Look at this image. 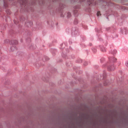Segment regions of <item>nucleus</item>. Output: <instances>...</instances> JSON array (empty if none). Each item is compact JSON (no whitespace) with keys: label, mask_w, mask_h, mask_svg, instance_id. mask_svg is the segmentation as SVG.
<instances>
[{"label":"nucleus","mask_w":128,"mask_h":128,"mask_svg":"<svg viewBox=\"0 0 128 128\" xmlns=\"http://www.w3.org/2000/svg\"><path fill=\"white\" fill-rule=\"evenodd\" d=\"M114 68L113 66H110L108 68V69L109 70H114Z\"/></svg>","instance_id":"1"},{"label":"nucleus","mask_w":128,"mask_h":128,"mask_svg":"<svg viewBox=\"0 0 128 128\" xmlns=\"http://www.w3.org/2000/svg\"><path fill=\"white\" fill-rule=\"evenodd\" d=\"M16 48L15 47V46H12L10 48L11 50L12 51H14L16 50Z\"/></svg>","instance_id":"2"},{"label":"nucleus","mask_w":128,"mask_h":128,"mask_svg":"<svg viewBox=\"0 0 128 128\" xmlns=\"http://www.w3.org/2000/svg\"><path fill=\"white\" fill-rule=\"evenodd\" d=\"M117 53V51L116 50H114L112 51V54H113L114 55Z\"/></svg>","instance_id":"3"},{"label":"nucleus","mask_w":128,"mask_h":128,"mask_svg":"<svg viewBox=\"0 0 128 128\" xmlns=\"http://www.w3.org/2000/svg\"><path fill=\"white\" fill-rule=\"evenodd\" d=\"M112 60L114 62H115L116 60V59L114 58H112Z\"/></svg>","instance_id":"4"},{"label":"nucleus","mask_w":128,"mask_h":128,"mask_svg":"<svg viewBox=\"0 0 128 128\" xmlns=\"http://www.w3.org/2000/svg\"><path fill=\"white\" fill-rule=\"evenodd\" d=\"M70 12H68L67 13V16L68 17H70Z\"/></svg>","instance_id":"5"},{"label":"nucleus","mask_w":128,"mask_h":128,"mask_svg":"<svg viewBox=\"0 0 128 128\" xmlns=\"http://www.w3.org/2000/svg\"><path fill=\"white\" fill-rule=\"evenodd\" d=\"M100 15V12H98L97 13V15L98 16H99Z\"/></svg>","instance_id":"6"},{"label":"nucleus","mask_w":128,"mask_h":128,"mask_svg":"<svg viewBox=\"0 0 128 128\" xmlns=\"http://www.w3.org/2000/svg\"><path fill=\"white\" fill-rule=\"evenodd\" d=\"M106 50L104 48H103V49H102V51L103 52H105L106 51Z\"/></svg>","instance_id":"7"},{"label":"nucleus","mask_w":128,"mask_h":128,"mask_svg":"<svg viewBox=\"0 0 128 128\" xmlns=\"http://www.w3.org/2000/svg\"><path fill=\"white\" fill-rule=\"evenodd\" d=\"M126 66L128 67V62H126L125 63Z\"/></svg>","instance_id":"8"}]
</instances>
